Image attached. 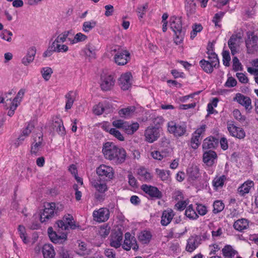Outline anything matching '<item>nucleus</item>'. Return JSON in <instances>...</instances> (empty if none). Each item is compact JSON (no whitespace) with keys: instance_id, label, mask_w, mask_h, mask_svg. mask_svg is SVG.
I'll use <instances>...</instances> for the list:
<instances>
[{"instance_id":"nucleus-50","label":"nucleus","mask_w":258,"mask_h":258,"mask_svg":"<svg viewBox=\"0 0 258 258\" xmlns=\"http://www.w3.org/2000/svg\"><path fill=\"white\" fill-rule=\"evenodd\" d=\"M63 220L65 221L66 223L68 224V227H70L72 229L76 228V225L74 224L73 217L68 214L63 217Z\"/></svg>"},{"instance_id":"nucleus-64","label":"nucleus","mask_w":258,"mask_h":258,"mask_svg":"<svg viewBox=\"0 0 258 258\" xmlns=\"http://www.w3.org/2000/svg\"><path fill=\"white\" fill-rule=\"evenodd\" d=\"M197 211L199 214L202 216L206 215L207 212L206 207L201 204L197 205Z\"/></svg>"},{"instance_id":"nucleus-56","label":"nucleus","mask_w":258,"mask_h":258,"mask_svg":"<svg viewBox=\"0 0 258 258\" xmlns=\"http://www.w3.org/2000/svg\"><path fill=\"white\" fill-rule=\"evenodd\" d=\"M222 56L223 64L226 67L229 66V62L231 58L229 51L227 50L223 51L222 52Z\"/></svg>"},{"instance_id":"nucleus-53","label":"nucleus","mask_w":258,"mask_h":258,"mask_svg":"<svg viewBox=\"0 0 258 258\" xmlns=\"http://www.w3.org/2000/svg\"><path fill=\"white\" fill-rule=\"evenodd\" d=\"M87 38V36L86 35L81 33H78L75 35L74 39L71 42L72 44H74L78 42L84 41Z\"/></svg>"},{"instance_id":"nucleus-17","label":"nucleus","mask_w":258,"mask_h":258,"mask_svg":"<svg viewBox=\"0 0 258 258\" xmlns=\"http://www.w3.org/2000/svg\"><path fill=\"white\" fill-rule=\"evenodd\" d=\"M217 158V155L215 151L209 150L205 152L203 156V162L209 166H212Z\"/></svg>"},{"instance_id":"nucleus-24","label":"nucleus","mask_w":258,"mask_h":258,"mask_svg":"<svg viewBox=\"0 0 258 258\" xmlns=\"http://www.w3.org/2000/svg\"><path fill=\"white\" fill-rule=\"evenodd\" d=\"M36 52V49L35 47H32L30 48L28 50L26 56L22 59V63L25 66H28L29 63L32 62L34 59Z\"/></svg>"},{"instance_id":"nucleus-3","label":"nucleus","mask_w":258,"mask_h":258,"mask_svg":"<svg viewBox=\"0 0 258 258\" xmlns=\"http://www.w3.org/2000/svg\"><path fill=\"white\" fill-rule=\"evenodd\" d=\"M114 52H116L114 60L117 64L124 65L130 60V53L122 46L114 45Z\"/></svg>"},{"instance_id":"nucleus-6","label":"nucleus","mask_w":258,"mask_h":258,"mask_svg":"<svg viewBox=\"0 0 258 258\" xmlns=\"http://www.w3.org/2000/svg\"><path fill=\"white\" fill-rule=\"evenodd\" d=\"M141 189L151 199H161L163 197L162 192L156 186L144 184L141 186Z\"/></svg>"},{"instance_id":"nucleus-61","label":"nucleus","mask_w":258,"mask_h":258,"mask_svg":"<svg viewBox=\"0 0 258 258\" xmlns=\"http://www.w3.org/2000/svg\"><path fill=\"white\" fill-rule=\"evenodd\" d=\"M127 122L121 119L115 120L114 121V127L123 130Z\"/></svg>"},{"instance_id":"nucleus-57","label":"nucleus","mask_w":258,"mask_h":258,"mask_svg":"<svg viewBox=\"0 0 258 258\" xmlns=\"http://www.w3.org/2000/svg\"><path fill=\"white\" fill-rule=\"evenodd\" d=\"M34 128V125L33 123L30 122L28 124L26 127L22 131V135L25 137H28L29 134L31 133L32 130Z\"/></svg>"},{"instance_id":"nucleus-45","label":"nucleus","mask_w":258,"mask_h":258,"mask_svg":"<svg viewBox=\"0 0 258 258\" xmlns=\"http://www.w3.org/2000/svg\"><path fill=\"white\" fill-rule=\"evenodd\" d=\"M226 179V177L225 175H222L220 177L214 178L212 182L213 186L216 188L222 187Z\"/></svg>"},{"instance_id":"nucleus-2","label":"nucleus","mask_w":258,"mask_h":258,"mask_svg":"<svg viewBox=\"0 0 258 258\" xmlns=\"http://www.w3.org/2000/svg\"><path fill=\"white\" fill-rule=\"evenodd\" d=\"M44 208L43 211L40 213V220L41 223L48 221L60 211L55 203H45Z\"/></svg>"},{"instance_id":"nucleus-55","label":"nucleus","mask_w":258,"mask_h":258,"mask_svg":"<svg viewBox=\"0 0 258 258\" xmlns=\"http://www.w3.org/2000/svg\"><path fill=\"white\" fill-rule=\"evenodd\" d=\"M233 115L236 120L241 122H243L245 120L246 117L242 115L240 111L237 109H235L233 110Z\"/></svg>"},{"instance_id":"nucleus-46","label":"nucleus","mask_w":258,"mask_h":258,"mask_svg":"<svg viewBox=\"0 0 258 258\" xmlns=\"http://www.w3.org/2000/svg\"><path fill=\"white\" fill-rule=\"evenodd\" d=\"M52 48H53V50L56 52H66L69 50V47L67 45L61 44L60 43H56L55 44L52 43Z\"/></svg>"},{"instance_id":"nucleus-48","label":"nucleus","mask_w":258,"mask_h":258,"mask_svg":"<svg viewBox=\"0 0 258 258\" xmlns=\"http://www.w3.org/2000/svg\"><path fill=\"white\" fill-rule=\"evenodd\" d=\"M213 212L215 214H217L221 212L224 208V204L220 201H216L213 203Z\"/></svg>"},{"instance_id":"nucleus-20","label":"nucleus","mask_w":258,"mask_h":258,"mask_svg":"<svg viewBox=\"0 0 258 258\" xmlns=\"http://www.w3.org/2000/svg\"><path fill=\"white\" fill-rule=\"evenodd\" d=\"M219 140L215 137L210 136L205 139L203 143V149L204 150L215 148L218 145Z\"/></svg>"},{"instance_id":"nucleus-15","label":"nucleus","mask_w":258,"mask_h":258,"mask_svg":"<svg viewBox=\"0 0 258 258\" xmlns=\"http://www.w3.org/2000/svg\"><path fill=\"white\" fill-rule=\"evenodd\" d=\"M126 158L125 150L122 148H118L114 146V163L120 164L123 163Z\"/></svg>"},{"instance_id":"nucleus-60","label":"nucleus","mask_w":258,"mask_h":258,"mask_svg":"<svg viewBox=\"0 0 258 258\" xmlns=\"http://www.w3.org/2000/svg\"><path fill=\"white\" fill-rule=\"evenodd\" d=\"M128 179L130 185L133 187H137V181L131 172L128 175Z\"/></svg>"},{"instance_id":"nucleus-27","label":"nucleus","mask_w":258,"mask_h":258,"mask_svg":"<svg viewBox=\"0 0 258 258\" xmlns=\"http://www.w3.org/2000/svg\"><path fill=\"white\" fill-rule=\"evenodd\" d=\"M138 175L140 180L145 181H149L152 179V175L144 167H141L138 170Z\"/></svg>"},{"instance_id":"nucleus-14","label":"nucleus","mask_w":258,"mask_h":258,"mask_svg":"<svg viewBox=\"0 0 258 258\" xmlns=\"http://www.w3.org/2000/svg\"><path fill=\"white\" fill-rule=\"evenodd\" d=\"M227 129L230 134L239 139H243L245 137L244 131L240 127H237L232 123H228Z\"/></svg>"},{"instance_id":"nucleus-41","label":"nucleus","mask_w":258,"mask_h":258,"mask_svg":"<svg viewBox=\"0 0 258 258\" xmlns=\"http://www.w3.org/2000/svg\"><path fill=\"white\" fill-rule=\"evenodd\" d=\"M67 99L65 108L66 110H68L71 108L74 102V95L72 91H70L65 96Z\"/></svg>"},{"instance_id":"nucleus-23","label":"nucleus","mask_w":258,"mask_h":258,"mask_svg":"<svg viewBox=\"0 0 258 258\" xmlns=\"http://www.w3.org/2000/svg\"><path fill=\"white\" fill-rule=\"evenodd\" d=\"M253 186V181L250 180H248L238 187V192L240 195L243 196L245 194H248L249 192L250 188Z\"/></svg>"},{"instance_id":"nucleus-59","label":"nucleus","mask_w":258,"mask_h":258,"mask_svg":"<svg viewBox=\"0 0 258 258\" xmlns=\"http://www.w3.org/2000/svg\"><path fill=\"white\" fill-rule=\"evenodd\" d=\"M208 57L209 59V61L212 62L213 63H215V64L217 65V67H219V61L218 58V56L215 52L213 53H209Z\"/></svg>"},{"instance_id":"nucleus-36","label":"nucleus","mask_w":258,"mask_h":258,"mask_svg":"<svg viewBox=\"0 0 258 258\" xmlns=\"http://www.w3.org/2000/svg\"><path fill=\"white\" fill-rule=\"evenodd\" d=\"M139 128V124L138 122H134L131 124L126 123L123 131L128 135H133Z\"/></svg>"},{"instance_id":"nucleus-11","label":"nucleus","mask_w":258,"mask_h":258,"mask_svg":"<svg viewBox=\"0 0 258 258\" xmlns=\"http://www.w3.org/2000/svg\"><path fill=\"white\" fill-rule=\"evenodd\" d=\"M124 238L122 244V248L124 250L128 251L131 248L135 250L138 249L139 246L137 243L136 239L134 236H132L130 232H126L125 234Z\"/></svg>"},{"instance_id":"nucleus-35","label":"nucleus","mask_w":258,"mask_h":258,"mask_svg":"<svg viewBox=\"0 0 258 258\" xmlns=\"http://www.w3.org/2000/svg\"><path fill=\"white\" fill-rule=\"evenodd\" d=\"M186 4L185 6L186 11V14L188 17L194 14L196 12V5L194 2V0H185Z\"/></svg>"},{"instance_id":"nucleus-16","label":"nucleus","mask_w":258,"mask_h":258,"mask_svg":"<svg viewBox=\"0 0 258 258\" xmlns=\"http://www.w3.org/2000/svg\"><path fill=\"white\" fill-rule=\"evenodd\" d=\"M93 216L95 221L98 222H103L108 219L109 211L106 208H100L97 211H94Z\"/></svg>"},{"instance_id":"nucleus-40","label":"nucleus","mask_w":258,"mask_h":258,"mask_svg":"<svg viewBox=\"0 0 258 258\" xmlns=\"http://www.w3.org/2000/svg\"><path fill=\"white\" fill-rule=\"evenodd\" d=\"M185 215L187 217L192 220L197 219L199 217L198 215L193 209L192 205H190L187 208L185 212Z\"/></svg>"},{"instance_id":"nucleus-18","label":"nucleus","mask_w":258,"mask_h":258,"mask_svg":"<svg viewBox=\"0 0 258 258\" xmlns=\"http://www.w3.org/2000/svg\"><path fill=\"white\" fill-rule=\"evenodd\" d=\"M52 127L59 135L64 136L66 134L65 128L60 117L55 116L53 118Z\"/></svg>"},{"instance_id":"nucleus-51","label":"nucleus","mask_w":258,"mask_h":258,"mask_svg":"<svg viewBox=\"0 0 258 258\" xmlns=\"http://www.w3.org/2000/svg\"><path fill=\"white\" fill-rule=\"evenodd\" d=\"M106 110L107 109L104 107L102 104L99 103L93 107V111L95 114L99 115Z\"/></svg>"},{"instance_id":"nucleus-28","label":"nucleus","mask_w":258,"mask_h":258,"mask_svg":"<svg viewBox=\"0 0 258 258\" xmlns=\"http://www.w3.org/2000/svg\"><path fill=\"white\" fill-rule=\"evenodd\" d=\"M42 253L44 258H54L55 251L51 244H44L42 247Z\"/></svg>"},{"instance_id":"nucleus-4","label":"nucleus","mask_w":258,"mask_h":258,"mask_svg":"<svg viewBox=\"0 0 258 258\" xmlns=\"http://www.w3.org/2000/svg\"><path fill=\"white\" fill-rule=\"evenodd\" d=\"M247 38L245 40L247 53L253 54L258 51V37L253 32L247 33Z\"/></svg>"},{"instance_id":"nucleus-54","label":"nucleus","mask_w":258,"mask_h":258,"mask_svg":"<svg viewBox=\"0 0 258 258\" xmlns=\"http://www.w3.org/2000/svg\"><path fill=\"white\" fill-rule=\"evenodd\" d=\"M233 70L235 72H237L239 70L241 71L242 70V67L241 63L239 62L238 58L235 56L233 58Z\"/></svg>"},{"instance_id":"nucleus-9","label":"nucleus","mask_w":258,"mask_h":258,"mask_svg":"<svg viewBox=\"0 0 258 258\" xmlns=\"http://www.w3.org/2000/svg\"><path fill=\"white\" fill-rule=\"evenodd\" d=\"M96 173L98 174V177L96 178H102L103 180L107 181L108 179L113 178L112 168L109 166L104 165H100L97 168Z\"/></svg>"},{"instance_id":"nucleus-34","label":"nucleus","mask_w":258,"mask_h":258,"mask_svg":"<svg viewBox=\"0 0 258 258\" xmlns=\"http://www.w3.org/2000/svg\"><path fill=\"white\" fill-rule=\"evenodd\" d=\"M248 225L247 221L245 219H241L235 221L233 224V227L236 230L241 231L246 229Z\"/></svg>"},{"instance_id":"nucleus-13","label":"nucleus","mask_w":258,"mask_h":258,"mask_svg":"<svg viewBox=\"0 0 258 258\" xmlns=\"http://www.w3.org/2000/svg\"><path fill=\"white\" fill-rule=\"evenodd\" d=\"M233 100L237 101L239 104L244 106L245 109L248 111L251 110L252 108L250 98L241 93H237L233 98Z\"/></svg>"},{"instance_id":"nucleus-52","label":"nucleus","mask_w":258,"mask_h":258,"mask_svg":"<svg viewBox=\"0 0 258 258\" xmlns=\"http://www.w3.org/2000/svg\"><path fill=\"white\" fill-rule=\"evenodd\" d=\"M203 27L201 24H195L192 26V30L190 33V38L193 39L197 35L198 32H201Z\"/></svg>"},{"instance_id":"nucleus-21","label":"nucleus","mask_w":258,"mask_h":258,"mask_svg":"<svg viewBox=\"0 0 258 258\" xmlns=\"http://www.w3.org/2000/svg\"><path fill=\"white\" fill-rule=\"evenodd\" d=\"M115 231V240H114V247L118 248L121 245L122 240V226L121 225L117 226L114 228Z\"/></svg>"},{"instance_id":"nucleus-26","label":"nucleus","mask_w":258,"mask_h":258,"mask_svg":"<svg viewBox=\"0 0 258 258\" xmlns=\"http://www.w3.org/2000/svg\"><path fill=\"white\" fill-rule=\"evenodd\" d=\"M103 153L105 158L111 160L113 159V146L112 143L107 142L103 145Z\"/></svg>"},{"instance_id":"nucleus-49","label":"nucleus","mask_w":258,"mask_h":258,"mask_svg":"<svg viewBox=\"0 0 258 258\" xmlns=\"http://www.w3.org/2000/svg\"><path fill=\"white\" fill-rule=\"evenodd\" d=\"M201 140L200 137L193 134L190 140V145L192 148L197 149L201 144Z\"/></svg>"},{"instance_id":"nucleus-58","label":"nucleus","mask_w":258,"mask_h":258,"mask_svg":"<svg viewBox=\"0 0 258 258\" xmlns=\"http://www.w3.org/2000/svg\"><path fill=\"white\" fill-rule=\"evenodd\" d=\"M12 33L8 31L7 30H4L3 32L1 34V37L8 42H10L11 41V36H12Z\"/></svg>"},{"instance_id":"nucleus-19","label":"nucleus","mask_w":258,"mask_h":258,"mask_svg":"<svg viewBox=\"0 0 258 258\" xmlns=\"http://www.w3.org/2000/svg\"><path fill=\"white\" fill-rule=\"evenodd\" d=\"M174 216L175 213L171 209H167L163 211L161 216V224L162 226L168 225L171 222Z\"/></svg>"},{"instance_id":"nucleus-5","label":"nucleus","mask_w":258,"mask_h":258,"mask_svg":"<svg viewBox=\"0 0 258 258\" xmlns=\"http://www.w3.org/2000/svg\"><path fill=\"white\" fill-rule=\"evenodd\" d=\"M168 131L176 137H181L185 134L186 125L184 123L177 124L175 122L171 121L168 123Z\"/></svg>"},{"instance_id":"nucleus-62","label":"nucleus","mask_w":258,"mask_h":258,"mask_svg":"<svg viewBox=\"0 0 258 258\" xmlns=\"http://www.w3.org/2000/svg\"><path fill=\"white\" fill-rule=\"evenodd\" d=\"M237 81L233 77H229L225 84V86L226 87H233L236 85Z\"/></svg>"},{"instance_id":"nucleus-10","label":"nucleus","mask_w":258,"mask_h":258,"mask_svg":"<svg viewBox=\"0 0 258 258\" xmlns=\"http://www.w3.org/2000/svg\"><path fill=\"white\" fill-rule=\"evenodd\" d=\"M133 76L131 72L122 74L118 79V84L122 90H128L132 86Z\"/></svg>"},{"instance_id":"nucleus-25","label":"nucleus","mask_w":258,"mask_h":258,"mask_svg":"<svg viewBox=\"0 0 258 258\" xmlns=\"http://www.w3.org/2000/svg\"><path fill=\"white\" fill-rule=\"evenodd\" d=\"M200 64L204 71L209 74L213 72L214 68L218 67L215 63H213L209 60H206L204 59L200 61Z\"/></svg>"},{"instance_id":"nucleus-44","label":"nucleus","mask_w":258,"mask_h":258,"mask_svg":"<svg viewBox=\"0 0 258 258\" xmlns=\"http://www.w3.org/2000/svg\"><path fill=\"white\" fill-rule=\"evenodd\" d=\"M41 73L42 78L45 81H48L51 78V75L53 73L52 69L50 67L43 68L41 70Z\"/></svg>"},{"instance_id":"nucleus-39","label":"nucleus","mask_w":258,"mask_h":258,"mask_svg":"<svg viewBox=\"0 0 258 258\" xmlns=\"http://www.w3.org/2000/svg\"><path fill=\"white\" fill-rule=\"evenodd\" d=\"M49 237L51 241L55 243H61L63 240H66L67 239L66 234H63L61 236H58L56 234V232L50 234L49 235Z\"/></svg>"},{"instance_id":"nucleus-7","label":"nucleus","mask_w":258,"mask_h":258,"mask_svg":"<svg viewBox=\"0 0 258 258\" xmlns=\"http://www.w3.org/2000/svg\"><path fill=\"white\" fill-rule=\"evenodd\" d=\"M241 41L242 35L240 33L232 35L229 39L228 45L233 55L237 52V48L239 47Z\"/></svg>"},{"instance_id":"nucleus-22","label":"nucleus","mask_w":258,"mask_h":258,"mask_svg":"<svg viewBox=\"0 0 258 258\" xmlns=\"http://www.w3.org/2000/svg\"><path fill=\"white\" fill-rule=\"evenodd\" d=\"M102 180H103L102 178H92L91 180L92 186L100 192H104L107 190V186Z\"/></svg>"},{"instance_id":"nucleus-30","label":"nucleus","mask_w":258,"mask_h":258,"mask_svg":"<svg viewBox=\"0 0 258 258\" xmlns=\"http://www.w3.org/2000/svg\"><path fill=\"white\" fill-rule=\"evenodd\" d=\"M101 78L102 79V82L100 86L102 90L103 91L110 90L112 86L113 77L111 75H110L107 77H104L102 76Z\"/></svg>"},{"instance_id":"nucleus-1","label":"nucleus","mask_w":258,"mask_h":258,"mask_svg":"<svg viewBox=\"0 0 258 258\" xmlns=\"http://www.w3.org/2000/svg\"><path fill=\"white\" fill-rule=\"evenodd\" d=\"M169 23L170 28L175 34V43L176 44H180L183 40L185 32L184 29L182 28L181 18L172 16L170 18Z\"/></svg>"},{"instance_id":"nucleus-12","label":"nucleus","mask_w":258,"mask_h":258,"mask_svg":"<svg viewBox=\"0 0 258 258\" xmlns=\"http://www.w3.org/2000/svg\"><path fill=\"white\" fill-rule=\"evenodd\" d=\"M201 241L202 237L200 235L194 234L190 236L187 240L186 250L189 252H192L201 243Z\"/></svg>"},{"instance_id":"nucleus-29","label":"nucleus","mask_w":258,"mask_h":258,"mask_svg":"<svg viewBox=\"0 0 258 258\" xmlns=\"http://www.w3.org/2000/svg\"><path fill=\"white\" fill-rule=\"evenodd\" d=\"M84 52L89 60L96 58V48L92 44H89L86 45L84 49Z\"/></svg>"},{"instance_id":"nucleus-63","label":"nucleus","mask_w":258,"mask_h":258,"mask_svg":"<svg viewBox=\"0 0 258 258\" xmlns=\"http://www.w3.org/2000/svg\"><path fill=\"white\" fill-rule=\"evenodd\" d=\"M236 76L237 77L239 81L241 83L243 84L248 83V79L244 74L242 73H237Z\"/></svg>"},{"instance_id":"nucleus-43","label":"nucleus","mask_w":258,"mask_h":258,"mask_svg":"<svg viewBox=\"0 0 258 258\" xmlns=\"http://www.w3.org/2000/svg\"><path fill=\"white\" fill-rule=\"evenodd\" d=\"M155 172L158 177L162 180H167L169 177V171L156 168Z\"/></svg>"},{"instance_id":"nucleus-42","label":"nucleus","mask_w":258,"mask_h":258,"mask_svg":"<svg viewBox=\"0 0 258 258\" xmlns=\"http://www.w3.org/2000/svg\"><path fill=\"white\" fill-rule=\"evenodd\" d=\"M97 25V22L94 20L90 21H86L83 24V30L85 32H89L93 28H94Z\"/></svg>"},{"instance_id":"nucleus-47","label":"nucleus","mask_w":258,"mask_h":258,"mask_svg":"<svg viewBox=\"0 0 258 258\" xmlns=\"http://www.w3.org/2000/svg\"><path fill=\"white\" fill-rule=\"evenodd\" d=\"M70 31H64L59 34L52 42L53 44L63 43L67 40Z\"/></svg>"},{"instance_id":"nucleus-32","label":"nucleus","mask_w":258,"mask_h":258,"mask_svg":"<svg viewBox=\"0 0 258 258\" xmlns=\"http://www.w3.org/2000/svg\"><path fill=\"white\" fill-rule=\"evenodd\" d=\"M136 110L135 106H129L122 108L118 111V114L120 117L127 118L130 117Z\"/></svg>"},{"instance_id":"nucleus-33","label":"nucleus","mask_w":258,"mask_h":258,"mask_svg":"<svg viewBox=\"0 0 258 258\" xmlns=\"http://www.w3.org/2000/svg\"><path fill=\"white\" fill-rule=\"evenodd\" d=\"M222 251L225 258H232L237 253V251L234 250L230 245L225 246Z\"/></svg>"},{"instance_id":"nucleus-31","label":"nucleus","mask_w":258,"mask_h":258,"mask_svg":"<svg viewBox=\"0 0 258 258\" xmlns=\"http://www.w3.org/2000/svg\"><path fill=\"white\" fill-rule=\"evenodd\" d=\"M42 140V136H41L38 137V142L35 140L34 142L32 144L30 150L31 155H37V153L41 148Z\"/></svg>"},{"instance_id":"nucleus-38","label":"nucleus","mask_w":258,"mask_h":258,"mask_svg":"<svg viewBox=\"0 0 258 258\" xmlns=\"http://www.w3.org/2000/svg\"><path fill=\"white\" fill-rule=\"evenodd\" d=\"M187 174L191 179L195 180L199 177V170L197 166H192L187 170Z\"/></svg>"},{"instance_id":"nucleus-8","label":"nucleus","mask_w":258,"mask_h":258,"mask_svg":"<svg viewBox=\"0 0 258 258\" xmlns=\"http://www.w3.org/2000/svg\"><path fill=\"white\" fill-rule=\"evenodd\" d=\"M145 141L152 143L157 140L160 137L159 129L155 126H149L145 131Z\"/></svg>"},{"instance_id":"nucleus-37","label":"nucleus","mask_w":258,"mask_h":258,"mask_svg":"<svg viewBox=\"0 0 258 258\" xmlns=\"http://www.w3.org/2000/svg\"><path fill=\"white\" fill-rule=\"evenodd\" d=\"M151 237L152 235L150 232L144 231L140 233L138 238L140 241L142 243L147 244L150 242Z\"/></svg>"}]
</instances>
